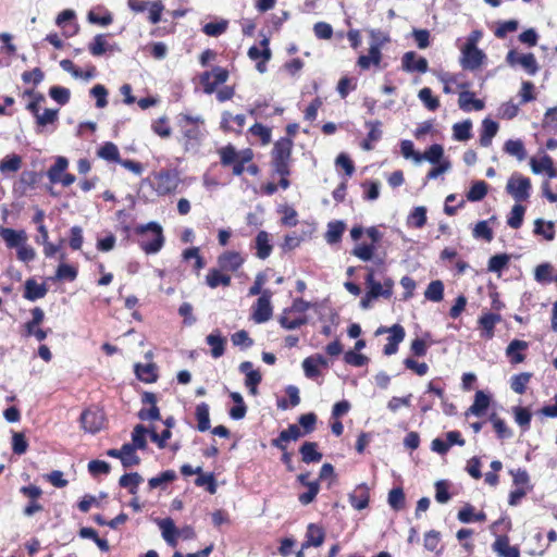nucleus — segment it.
<instances>
[{"instance_id":"obj_39","label":"nucleus","mask_w":557,"mask_h":557,"mask_svg":"<svg viewBox=\"0 0 557 557\" xmlns=\"http://www.w3.org/2000/svg\"><path fill=\"white\" fill-rule=\"evenodd\" d=\"M60 66L62 67V70L70 73L75 78H83L85 81H89L95 77V67H91L86 72H83L81 69L76 67L74 63L69 59L60 61Z\"/></svg>"},{"instance_id":"obj_19","label":"nucleus","mask_w":557,"mask_h":557,"mask_svg":"<svg viewBox=\"0 0 557 557\" xmlns=\"http://www.w3.org/2000/svg\"><path fill=\"white\" fill-rule=\"evenodd\" d=\"M492 549L498 557H520V549L518 546H511L508 535H497Z\"/></svg>"},{"instance_id":"obj_20","label":"nucleus","mask_w":557,"mask_h":557,"mask_svg":"<svg viewBox=\"0 0 557 557\" xmlns=\"http://www.w3.org/2000/svg\"><path fill=\"white\" fill-rule=\"evenodd\" d=\"M529 343L521 339H512L506 348V356L511 364H518L525 360L524 351L528 350Z\"/></svg>"},{"instance_id":"obj_56","label":"nucleus","mask_w":557,"mask_h":557,"mask_svg":"<svg viewBox=\"0 0 557 557\" xmlns=\"http://www.w3.org/2000/svg\"><path fill=\"white\" fill-rule=\"evenodd\" d=\"M147 429L143 424H137L132 433L133 443L131 446H134V449H146L147 448Z\"/></svg>"},{"instance_id":"obj_57","label":"nucleus","mask_w":557,"mask_h":557,"mask_svg":"<svg viewBox=\"0 0 557 557\" xmlns=\"http://www.w3.org/2000/svg\"><path fill=\"white\" fill-rule=\"evenodd\" d=\"M512 412L517 424L520 425L523 430H529L532 419L530 410L521 406H516L512 408Z\"/></svg>"},{"instance_id":"obj_16","label":"nucleus","mask_w":557,"mask_h":557,"mask_svg":"<svg viewBox=\"0 0 557 557\" xmlns=\"http://www.w3.org/2000/svg\"><path fill=\"white\" fill-rule=\"evenodd\" d=\"M388 333L389 336L384 345L383 352L386 356H392L398 351V346L405 339L406 332L403 325L396 323L388 327Z\"/></svg>"},{"instance_id":"obj_64","label":"nucleus","mask_w":557,"mask_h":557,"mask_svg":"<svg viewBox=\"0 0 557 557\" xmlns=\"http://www.w3.org/2000/svg\"><path fill=\"white\" fill-rule=\"evenodd\" d=\"M28 449V442L22 432H13L12 434V450L16 455H24Z\"/></svg>"},{"instance_id":"obj_18","label":"nucleus","mask_w":557,"mask_h":557,"mask_svg":"<svg viewBox=\"0 0 557 557\" xmlns=\"http://www.w3.org/2000/svg\"><path fill=\"white\" fill-rule=\"evenodd\" d=\"M239 371L245 373V385L248 388L251 395H257L258 385L262 381V375L259 370L252 369V363L250 361H244L239 364Z\"/></svg>"},{"instance_id":"obj_9","label":"nucleus","mask_w":557,"mask_h":557,"mask_svg":"<svg viewBox=\"0 0 557 557\" xmlns=\"http://www.w3.org/2000/svg\"><path fill=\"white\" fill-rule=\"evenodd\" d=\"M228 78L227 70L221 66H214L212 71H206L200 75V84L203 91L211 95L215 91L219 85L224 84Z\"/></svg>"},{"instance_id":"obj_61","label":"nucleus","mask_w":557,"mask_h":557,"mask_svg":"<svg viewBox=\"0 0 557 557\" xmlns=\"http://www.w3.org/2000/svg\"><path fill=\"white\" fill-rule=\"evenodd\" d=\"M524 212L525 208L522 205H515L511 209L510 216L507 220V224L511 228H519L523 223Z\"/></svg>"},{"instance_id":"obj_45","label":"nucleus","mask_w":557,"mask_h":557,"mask_svg":"<svg viewBox=\"0 0 557 557\" xmlns=\"http://www.w3.org/2000/svg\"><path fill=\"white\" fill-rule=\"evenodd\" d=\"M97 154L99 158L108 161V162H115L119 163L120 158V151L115 144L111 141L104 143L97 151Z\"/></svg>"},{"instance_id":"obj_37","label":"nucleus","mask_w":557,"mask_h":557,"mask_svg":"<svg viewBox=\"0 0 557 557\" xmlns=\"http://www.w3.org/2000/svg\"><path fill=\"white\" fill-rule=\"evenodd\" d=\"M47 292L45 282L38 284L37 281H25L24 298L34 301L45 297Z\"/></svg>"},{"instance_id":"obj_53","label":"nucleus","mask_w":557,"mask_h":557,"mask_svg":"<svg viewBox=\"0 0 557 557\" xmlns=\"http://www.w3.org/2000/svg\"><path fill=\"white\" fill-rule=\"evenodd\" d=\"M487 194V184L484 181H476L467 193V199L471 202L481 201Z\"/></svg>"},{"instance_id":"obj_24","label":"nucleus","mask_w":557,"mask_h":557,"mask_svg":"<svg viewBox=\"0 0 557 557\" xmlns=\"http://www.w3.org/2000/svg\"><path fill=\"white\" fill-rule=\"evenodd\" d=\"M320 366H323V367L327 366V361L323 356L317 355V356H310V357L306 358L302 361V369H304L305 375L309 379L318 377L321 373L320 369H319Z\"/></svg>"},{"instance_id":"obj_32","label":"nucleus","mask_w":557,"mask_h":557,"mask_svg":"<svg viewBox=\"0 0 557 557\" xmlns=\"http://www.w3.org/2000/svg\"><path fill=\"white\" fill-rule=\"evenodd\" d=\"M503 150L506 154L523 161L527 158V149L521 139H508L505 141Z\"/></svg>"},{"instance_id":"obj_43","label":"nucleus","mask_w":557,"mask_h":557,"mask_svg":"<svg viewBox=\"0 0 557 557\" xmlns=\"http://www.w3.org/2000/svg\"><path fill=\"white\" fill-rule=\"evenodd\" d=\"M159 527L162 531V536L166 541V543L172 546H175L178 531L174 524V521L171 518L162 519L159 522Z\"/></svg>"},{"instance_id":"obj_62","label":"nucleus","mask_w":557,"mask_h":557,"mask_svg":"<svg viewBox=\"0 0 557 557\" xmlns=\"http://www.w3.org/2000/svg\"><path fill=\"white\" fill-rule=\"evenodd\" d=\"M22 159L18 154L7 156L0 161V172H16L20 170Z\"/></svg>"},{"instance_id":"obj_17","label":"nucleus","mask_w":557,"mask_h":557,"mask_svg":"<svg viewBox=\"0 0 557 557\" xmlns=\"http://www.w3.org/2000/svg\"><path fill=\"white\" fill-rule=\"evenodd\" d=\"M141 401L145 405H150V408H141L138 411V418L143 421H157L161 419L160 410L157 406V396L153 393L145 392L141 396Z\"/></svg>"},{"instance_id":"obj_6","label":"nucleus","mask_w":557,"mask_h":557,"mask_svg":"<svg viewBox=\"0 0 557 557\" xmlns=\"http://www.w3.org/2000/svg\"><path fill=\"white\" fill-rule=\"evenodd\" d=\"M177 170H161L154 174V190L159 196H165L176 190L180 185Z\"/></svg>"},{"instance_id":"obj_54","label":"nucleus","mask_w":557,"mask_h":557,"mask_svg":"<svg viewBox=\"0 0 557 557\" xmlns=\"http://www.w3.org/2000/svg\"><path fill=\"white\" fill-rule=\"evenodd\" d=\"M424 296L430 301H441L444 297V285L442 281H431L425 289Z\"/></svg>"},{"instance_id":"obj_35","label":"nucleus","mask_w":557,"mask_h":557,"mask_svg":"<svg viewBox=\"0 0 557 557\" xmlns=\"http://www.w3.org/2000/svg\"><path fill=\"white\" fill-rule=\"evenodd\" d=\"M366 126L369 127V133L367 135V138L361 143V148L363 150H371L373 149L372 141H377L382 137V131L381 126L382 123L380 121H368L366 122Z\"/></svg>"},{"instance_id":"obj_4","label":"nucleus","mask_w":557,"mask_h":557,"mask_svg":"<svg viewBox=\"0 0 557 557\" xmlns=\"http://www.w3.org/2000/svg\"><path fill=\"white\" fill-rule=\"evenodd\" d=\"M311 307L309 301L297 298L289 308L283 310L278 322L285 330H296L308 323L307 311Z\"/></svg>"},{"instance_id":"obj_7","label":"nucleus","mask_w":557,"mask_h":557,"mask_svg":"<svg viewBox=\"0 0 557 557\" xmlns=\"http://www.w3.org/2000/svg\"><path fill=\"white\" fill-rule=\"evenodd\" d=\"M531 181L529 177L522 176L515 172L508 180L506 191L516 200L524 201L530 197Z\"/></svg>"},{"instance_id":"obj_36","label":"nucleus","mask_w":557,"mask_h":557,"mask_svg":"<svg viewBox=\"0 0 557 557\" xmlns=\"http://www.w3.org/2000/svg\"><path fill=\"white\" fill-rule=\"evenodd\" d=\"M195 417L197 420V430L199 432L210 430V408L207 403H200L196 406Z\"/></svg>"},{"instance_id":"obj_12","label":"nucleus","mask_w":557,"mask_h":557,"mask_svg":"<svg viewBox=\"0 0 557 557\" xmlns=\"http://www.w3.org/2000/svg\"><path fill=\"white\" fill-rule=\"evenodd\" d=\"M401 69L407 73L424 74L429 70V63L424 57H419L414 51H408L401 57Z\"/></svg>"},{"instance_id":"obj_42","label":"nucleus","mask_w":557,"mask_h":557,"mask_svg":"<svg viewBox=\"0 0 557 557\" xmlns=\"http://www.w3.org/2000/svg\"><path fill=\"white\" fill-rule=\"evenodd\" d=\"M345 231V223L343 221H332L327 224L325 233V240L330 245L337 244L342 239Z\"/></svg>"},{"instance_id":"obj_51","label":"nucleus","mask_w":557,"mask_h":557,"mask_svg":"<svg viewBox=\"0 0 557 557\" xmlns=\"http://www.w3.org/2000/svg\"><path fill=\"white\" fill-rule=\"evenodd\" d=\"M285 393L288 397L289 403H287L286 399H280L277 401L278 408L285 410L288 408V406L296 407L300 404V396H299V389L295 385H288L285 388Z\"/></svg>"},{"instance_id":"obj_38","label":"nucleus","mask_w":557,"mask_h":557,"mask_svg":"<svg viewBox=\"0 0 557 557\" xmlns=\"http://www.w3.org/2000/svg\"><path fill=\"white\" fill-rule=\"evenodd\" d=\"M143 481V476L138 472L125 473L120 478L119 485L127 488L129 494L136 495Z\"/></svg>"},{"instance_id":"obj_46","label":"nucleus","mask_w":557,"mask_h":557,"mask_svg":"<svg viewBox=\"0 0 557 557\" xmlns=\"http://www.w3.org/2000/svg\"><path fill=\"white\" fill-rule=\"evenodd\" d=\"M67 166V159L64 157H58L54 164L51 165L47 172L49 181L53 184L59 183V181H61V174L65 172Z\"/></svg>"},{"instance_id":"obj_25","label":"nucleus","mask_w":557,"mask_h":557,"mask_svg":"<svg viewBox=\"0 0 557 557\" xmlns=\"http://www.w3.org/2000/svg\"><path fill=\"white\" fill-rule=\"evenodd\" d=\"M255 249L256 256L264 260L267 259L273 249V246L270 240V234L265 231H260L255 238Z\"/></svg>"},{"instance_id":"obj_11","label":"nucleus","mask_w":557,"mask_h":557,"mask_svg":"<svg viewBox=\"0 0 557 557\" xmlns=\"http://www.w3.org/2000/svg\"><path fill=\"white\" fill-rule=\"evenodd\" d=\"M484 59V52L478 47H472V42L465 45L461 58V65L465 70L473 71L479 69L482 65Z\"/></svg>"},{"instance_id":"obj_55","label":"nucleus","mask_w":557,"mask_h":557,"mask_svg":"<svg viewBox=\"0 0 557 557\" xmlns=\"http://www.w3.org/2000/svg\"><path fill=\"white\" fill-rule=\"evenodd\" d=\"M534 233L542 235L546 240H553L555 238L554 223L537 219L534 222Z\"/></svg>"},{"instance_id":"obj_13","label":"nucleus","mask_w":557,"mask_h":557,"mask_svg":"<svg viewBox=\"0 0 557 557\" xmlns=\"http://www.w3.org/2000/svg\"><path fill=\"white\" fill-rule=\"evenodd\" d=\"M79 421L86 432L95 434L102 429L104 417L100 411L86 409L82 412Z\"/></svg>"},{"instance_id":"obj_44","label":"nucleus","mask_w":557,"mask_h":557,"mask_svg":"<svg viewBox=\"0 0 557 557\" xmlns=\"http://www.w3.org/2000/svg\"><path fill=\"white\" fill-rule=\"evenodd\" d=\"M488 420L493 424L494 431L499 440H505L512 436V431L508 428L505 420L502 419L497 413H491Z\"/></svg>"},{"instance_id":"obj_41","label":"nucleus","mask_w":557,"mask_h":557,"mask_svg":"<svg viewBox=\"0 0 557 557\" xmlns=\"http://www.w3.org/2000/svg\"><path fill=\"white\" fill-rule=\"evenodd\" d=\"M472 122L465 120L453 125V137L457 141H467L472 137Z\"/></svg>"},{"instance_id":"obj_59","label":"nucleus","mask_w":557,"mask_h":557,"mask_svg":"<svg viewBox=\"0 0 557 557\" xmlns=\"http://www.w3.org/2000/svg\"><path fill=\"white\" fill-rule=\"evenodd\" d=\"M49 96L60 106H65L70 101L71 91L69 88L55 85L50 87Z\"/></svg>"},{"instance_id":"obj_52","label":"nucleus","mask_w":557,"mask_h":557,"mask_svg":"<svg viewBox=\"0 0 557 557\" xmlns=\"http://www.w3.org/2000/svg\"><path fill=\"white\" fill-rule=\"evenodd\" d=\"M532 377V374L529 372H522L519 374H516L510 380V387L511 389L517 394H524L527 389V385L529 384L530 380Z\"/></svg>"},{"instance_id":"obj_8","label":"nucleus","mask_w":557,"mask_h":557,"mask_svg":"<svg viewBox=\"0 0 557 557\" xmlns=\"http://www.w3.org/2000/svg\"><path fill=\"white\" fill-rule=\"evenodd\" d=\"M370 283L369 289L366 295L361 298L360 306L363 309L370 307L371 302L379 298L384 297L386 299L391 298L393 295V281H385L384 286L380 281H368Z\"/></svg>"},{"instance_id":"obj_29","label":"nucleus","mask_w":557,"mask_h":557,"mask_svg":"<svg viewBox=\"0 0 557 557\" xmlns=\"http://www.w3.org/2000/svg\"><path fill=\"white\" fill-rule=\"evenodd\" d=\"M498 123L491 120L490 117H485L482 121L481 134H480V145L482 147H490L492 145L493 138L496 136L498 132Z\"/></svg>"},{"instance_id":"obj_31","label":"nucleus","mask_w":557,"mask_h":557,"mask_svg":"<svg viewBox=\"0 0 557 557\" xmlns=\"http://www.w3.org/2000/svg\"><path fill=\"white\" fill-rule=\"evenodd\" d=\"M301 460L305 463L320 462L323 458L322 453L318 450V443L305 442L300 448Z\"/></svg>"},{"instance_id":"obj_22","label":"nucleus","mask_w":557,"mask_h":557,"mask_svg":"<svg viewBox=\"0 0 557 557\" xmlns=\"http://www.w3.org/2000/svg\"><path fill=\"white\" fill-rule=\"evenodd\" d=\"M88 50L94 57H101L107 51H120L116 45H110L107 41V35L98 34L94 37L92 41L88 45Z\"/></svg>"},{"instance_id":"obj_3","label":"nucleus","mask_w":557,"mask_h":557,"mask_svg":"<svg viewBox=\"0 0 557 557\" xmlns=\"http://www.w3.org/2000/svg\"><path fill=\"white\" fill-rule=\"evenodd\" d=\"M245 259L237 251H224L218 257L216 267L210 269L205 278H231V274L237 273Z\"/></svg>"},{"instance_id":"obj_27","label":"nucleus","mask_w":557,"mask_h":557,"mask_svg":"<svg viewBox=\"0 0 557 557\" xmlns=\"http://www.w3.org/2000/svg\"><path fill=\"white\" fill-rule=\"evenodd\" d=\"M349 502L357 510L367 508L370 502L369 487L366 484L358 485L354 493L349 495Z\"/></svg>"},{"instance_id":"obj_30","label":"nucleus","mask_w":557,"mask_h":557,"mask_svg":"<svg viewBox=\"0 0 557 557\" xmlns=\"http://www.w3.org/2000/svg\"><path fill=\"white\" fill-rule=\"evenodd\" d=\"M207 344L211 347V356L214 359L222 357L225 352L226 338L219 330L206 337Z\"/></svg>"},{"instance_id":"obj_21","label":"nucleus","mask_w":557,"mask_h":557,"mask_svg":"<svg viewBox=\"0 0 557 557\" xmlns=\"http://www.w3.org/2000/svg\"><path fill=\"white\" fill-rule=\"evenodd\" d=\"M0 235L5 245L10 249H17L24 242H27V234L24 230H13L9 227H1Z\"/></svg>"},{"instance_id":"obj_58","label":"nucleus","mask_w":557,"mask_h":557,"mask_svg":"<svg viewBox=\"0 0 557 557\" xmlns=\"http://www.w3.org/2000/svg\"><path fill=\"white\" fill-rule=\"evenodd\" d=\"M176 479L174 470H165L148 480V485L151 490L162 486L163 484L173 482Z\"/></svg>"},{"instance_id":"obj_15","label":"nucleus","mask_w":557,"mask_h":557,"mask_svg":"<svg viewBox=\"0 0 557 557\" xmlns=\"http://www.w3.org/2000/svg\"><path fill=\"white\" fill-rule=\"evenodd\" d=\"M272 317L270 296L263 293L252 306V319L256 323H264Z\"/></svg>"},{"instance_id":"obj_1","label":"nucleus","mask_w":557,"mask_h":557,"mask_svg":"<svg viewBox=\"0 0 557 557\" xmlns=\"http://www.w3.org/2000/svg\"><path fill=\"white\" fill-rule=\"evenodd\" d=\"M176 126L181 133L178 141L186 152H198L207 136L205 121L201 115L180 113L175 117Z\"/></svg>"},{"instance_id":"obj_63","label":"nucleus","mask_w":557,"mask_h":557,"mask_svg":"<svg viewBox=\"0 0 557 557\" xmlns=\"http://www.w3.org/2000/svg\"><path fill=\"white\" fill-rule=\"evenodd\" d=\"M444 154L443 146L440 144L431 145L424 153H422V160H426L432 164H437Z\"/></svg>"},{"instance_id":"obj_40","label":"nucleus","mask_w":557,"mask_h":557,"mask_svg":"<svg viewBox=\"0 0 557 557\" xmlns=\"http://www.w3.org/2000/svg\"><path fill=\"white\" fill-rule=\"evenodd\" d=\"M135 374L138 380L145 383H153L158 379V374L156 372V366L153 363L135 364Z\"/></svg>"},{"instance_id":"obj_5","label":"nucleus","mask_w":557,"mask_h":557,"mask_svg":"<svg viewBox=\"0 0 557 557\" xmlns=\"http://www.w3.org/2000/svg\"><path fill=\"white\" fill-rule=\"evenodd\" d=\"M293 140L288 137L280 138L272 149V168L280 175L290 174Z\"/></svg>"},{"instance_id":"obj_47","label":"nucleus","mask_w":557,"mask_h":557,"mask_svg":"<svg viewBox=\"0 0 557 557\" xmlns=\"http://www.w3.org/2000/svg\"><path fill=\"white\" fill-rule=\"evenodd\" d=\"M270 40L269 38L264 37L260 45L263 47L262 49H259L257 46H252L248 50V57L257 61L259 59H263L264 61H269L271 59V49L269 48Z\"/></svg>"},{"instance_id":"obj_34","label":"nucleus","mask_w":557,"mask_h":557,"mask_svg":"<svg viewBox=\"0 0 557 557\" xmlns=\"http://www.w3.org/2000/svg\"><path fill=\"white\" fill-rule=\"evenodd\" d=\"M306 536L307 541L302 544V548H308L310 546L319 547L324 542L325 533L321 527L310 523L308 525Z\"/></svg>"},{"instance_id":"obj_33","label":"nucleus","mask_w":557,"mask_h":557,"mask_svg":"<svg viewBox=\"0 0 557 557\" xmlns=\"http://www.w3.org/2000/svg\"><path fill=\"white\" fill-rule=\"evenodd\" d=\"M491 403V398L483 391H478L474 395V401L467 410L466 414H473L476 417H481L484 414L486 409L488 408Z\"/></svg>"},{"instance_id":"obj_48","label":"nucleus","mask_w":557,"mask_h":557,"mask_svg":"<svg viewBox=\"0 0 557 557\" xmlns=\"http://www.w3.org/2000/svg\"><path fill=\"white\" fill-rule=\"evenodd\" d=\"M426 223V208L416 207L407 218V224L416 228H422Z\"/></svg>"},{"instance_id":"obj_23","label":"nucleus","mask_w":557,"mask_h":557,"mask_svg":"<svg viewBox=\"0 0 557 557\" xmlns=\"http://www.w3.org/2000/svg\"><path fill=\"white\" fill-rule=\"evenodd\" d=\"M458 106L465 112H470L472 110L481 111L485 107L484 101L476 99L474 97V92L469 90H463L459 94Z\"/></svg>"},{"instance_id":"obj_26","label":"nucleus","mask_w":557,"mask_h":557,"mask_svg":"<svg viewBox=\"0 0 557 557\" xmlns=\"http://www.w3.org/2000/svg\"><path fill=\"white\" fill-rule=\"evenodd\" d=\"M183 261L189 263L193 269V274L198 276L199 271L206 267L203 258L199 255L198 247H190L183 251Z\"/></svg>"},{"instance_id":"obj_50","label":"nucleus","mask_w":557,"mask_h":557,"mask_svg":"<svg viewBox=\"0 0 557 557\" xmlns=\"http://www.w3.org/2000/svg\"><path fill=\"white\" fill-rule=\"evenodd\" d=\"M58 109H45L42 113H39V115L36 117V123L38 126L37 133L42 132V128L54 124L58 121Z\"/></svg>"},{"instance_id":"obj_28","label":"nucleus","mask_w":557,"mask_h":557,"mask_svg":"<svg viewBox=\"0 0 557 557\" xmlns=\"http://www.w3.org/2000/svg\"><path fill=\"white\" fill-rule=\"evenodd\" d=\"M530 165L535 174L545 172L549 178H557V170L554 168L553 160L548 154L543 156L540 162L532 158Z\"/></svg>"},{"instance_id":"obj_2","label":"nucleus","mask_w":557,"mask_h":557,"mask_svg":"<svg viewBox=\"0 0 557 557\" xmlns=\"http://www.w3.org/2000/svg\"><path fill=\"white\" fill-rule=\"evenodd\" d=\"M136 234L140 236V248L148 255L157 253L164 245L163 230L158 222L138 225Z\"/></svg>"},{"instance_id":"obj_60","label":"nucleus","mask_w":557,"mask_h":557,"mask_svg":"<svg viewBox=\"0 0 557 557\" xmlns=\"http://www.w3.org/2000/svg\"><path fill=\"white\" fill-rule=\"evenodd\" d=\"M308 490L298 495V500L301 505L307 506L311 504L320 492L319 481H312L310 485L306 486Z\"/></svg>"},{"instance_id":"obj_10","label":"nucleus","mask_w":557,"mask_h":557,"mask_svg":"<svg viewBox=\"0 0 557 557\" xmlns=\"http://www.w3.org/2000/svg\"><path fill=\"white\" fill-rule=\"evenodd\" d=\"M506 61L510 66L520 65L529 75H535L539 71V65L533 53L520 54L511 49L507 53Z\"/></svg>"},{"instance_id":"obj_14","label":"nucleus","mask_w":557,"mask_h":557,"mask_svg":"<svg viewBox=\"0 0 557 557\" xmlns=\"http://www.w3.org/2000/svg\"><path fill=\"white\" fill-rule=\"evenodd\" d=\"M502 317L498 313L486 312L483 313L478 320V329L480 336L483 339L490 341L495 335V326L500 322Z\"/></svg>"},{"instance_id":"obj_49","label":"nucleus","mask_w":557,"mask_h":557,"mask_svg":"<svg viewBox=\"0 0 557 557\" xmlns=\"http://www.w3.org/2000/svg\"><path fill=\"white\" fill-rule=\"evenodd\" d=\"M387 502L393 510H403L406 505V497L403 487L392 488L388 493Z\"/></svg>"}]
</instances>
